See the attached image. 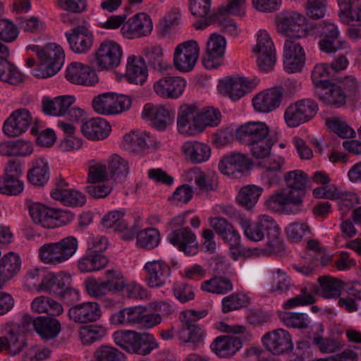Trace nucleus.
Listing matches in <instances>:
<instances>
[{
  "label": "nucleus",
  "instance_id": "40",
  "mask_svg": "<svg viewBox=\"0 0 361 361\" xmlns=\"http://www.w3.org/2000/svg\"><path fill=\"white\" fill-rule=\"evenodd\" d=\"M27 178L29 183L35 186L44 185L49 178L48 163L42 159H36L28 170Z\"/></svg>",
  "mask_w": 361,
  "mask_h": 361
},
{
  "label": "nucleus",
  "instance_id": "55",
  "mask_svg": "<svg viewBox=\"0 0 361 361\" xmlns=\"http://www.w3.org/2000/svg\"><path fill=\"white\" fill-rule=\"evenodd\" d=\"M105 276L106 280L104 283L107 290L120 293L126 282L123 274L119 271L108 269L105 271Z\"/></svg>",
  "mask_w": 361,
  "mask_h": 361
},
{
  "label": "nucleus",
  "instance_id": "6",
  "mask_svg": "<svg viewBox=\"0 0 361 361\" xmlns=\"http://www.w3.org/2000/svg\"><path fill=\"white\" fill-rule=\"evenodd\" d=\"M20 328L23 332L35 331L44 341L56 338L61 330L59 321L55 318L42 316L34 318L28 314H23Z\"/></svg>",
  "mask_w": 361,
  "mask_h": 361
},
{
  "label": "nucleus",
  "instance_id": "21",
  "mask_svg": "<svg viewBox=\"0 0 361 361\" xmlns=\"http://www.w3.org/2000/svg\"><path fill=\"white\" fill-rule=\"evenodd\" d=\"M185 80L181 77L166 76L154 84V90L159 97L165 99H177L184 92Z\"/></svg>",
  "mask_w": 361,
  "mask_h": 361
},
{
  "label": "nucleus",
  "instance_id": "57",
  "mask_svg": "<svg viewBox=\"0 0 361 361\" xmlns=\"http://www.w3.org/2000/svg\"><path fill=\"white\" fill-rule=\"evenodd\" d=\"M19 178L0 177V192L11 195L20 194L23 190V182Z\"/></svg>",
  "mask_w": 361,
  "mask_h": 361
},
{
  "label": "nucleus",
  "instance_id": "60",
  "mask_svg": "<svg viewBox=\"0 0 361 361\" xmlns=\"http://www.w3.org/2000/svg\"><path fill=\"white\" fill-rule=\"evenodd\" d=\"M146 137H148V135L145 133L133 131L125 135L124 141L128 145L129 149L133 151H140L147 145Z\"/></svg>",
  "mask_w": 361,
  "mask_h": 361
},
{
  "label": "nucleus",
  "instance_id": "24",
  "mask_svg": "<svg viewBox=\"0 0 361 361\" xmlns=\"http://www.w3.org/2000/svg\"><path fill=\"white\" fill-rule=\"evenodd\" d=\"M305 51L298 42L286 39L284 43V67L288 73L300 71L305 63Z\"/></svg>",
  "mask_w": 361,
  "mask_h": 361
},
{
  "label": "nucleus",
  "instance_id": "51",
  "mask_svg": "<svg viewBox=\"0 0 361 361\" xmlns=\"http://www.w3.org/2000/svg\"><path fill=\"white\" fill-rule=\"evenodd\" d=\"M94 110L102 115H112L114 93H104L94 98L92 103Z\"/></svg>",
  "mask_w": 361,
  "mask_h": 361
},
{
  "label": "nucleus",
  "instance_id": "59",
  "mask_svg": "<svg viewBox=\"0 0 361 361\" xmlns=\"http://www.w3.org/2000/svg\"><path fill=\"white\" fill-rule=\"evenodd\" d=\"M326 126L342 138L353 137L355 131L345 122L335 118L326 119Z\"/></svg>",
  "mask_w": 361,
  "mask_h": 361
},
{
  "label": "nucleus",
  "instance_id": "61",
  "mask_svg": "<svg viewBox=\"0 0 361 361\" xmlns=\"http://www.w3.org/2000/svg\"><path fill=\"white\" fill-rule=\"evenodd\" d=\"M240 225L243 230L245 235L250 240L254 242L260 241L261 233H260V223L259 216L257 221L251 222L250 220L246 219H242L240 221Z\"/></svg>",
  "mask_w": 361,
  "mask_h": 361
},
{
  "label": "nucleus",
  "instance_id": "8",
  "mask_svg": "<svg viewBox=\"0 0 361 361\" xmlns=\"http://www.w3.org/2000/svg\"><path fill=\"white\" fill-rule=\"evenodd\" d=\"M319 110L318 104L312 99H302L290 104L285 111L284 118L290 127H297L309 121Z\"/></svg>",
  "mask_w": 361,
  "mask_h": 361
},
{
  "label": "nucleus",
  "instance_id": "13",
  "mask_svg": "<svg viewBox=\"0 0 361 361\" xmlns=\"http://www.w3.org/2000/svg\"><path fill=\"white\" fill-rule=\"evenodd\" d=\"M145 280L150 288L164 286L169 281L171 268L161 259L152 260L143 267Z\"/></svg>",
  "mask_w": 361,
  "mask_h": 361
},
{
  "label": "nucleus",
  "instance_id": "3",
  "mask_svg": "<svg viewBox=\"0 0 361 361\" xmlns=\"http://www.w3.org/2000/svg\"><path fill=\"white\" fill-rule=\"evenodd\" d=\"M115 343L128 353L149 355L159 345L152 334L131 330H119L113 335Z\"/></svg>",
  "mask_w": 361,
  "mask_h": 361
},
{
  "label": "nucleus",
  "instance_id": "44",
  "mask_svg": "<svg viewBox=\"0 0 361 361\" xmlns=\"http://www.w3.org/2000/svg\"><path fill=\"white\" fill-rule=\"evenodd\" d=\"M262 192V188L255 185H248L240 190L236 200L238 204L247 209H251L257 202Z\"/></svg>",
  "mask_w": 361,
  "mask_h": 361
},
{
  "label": "nucleus",
  "instance_id": "7",
  "mask_svg": "<svg viewBox=\"0 0 361 361\" xmlns=\"http://www.w3.org/2000/svg\"><path fill=\"white\" fill-rule=\"evenodd\" d=\"M278 32L291 38H303L307 35V18L296 11H285L276 17Z\"/></svg>",
  "mask_w": 361,
  "mask_h": 361
},
{
  "label": "nucleus",
  "instance_id": "48",
  "mask_svg": "<svg viewBox=\"0 0 361 361\" xmlns=\"http://www.w3.org/2000/svg\"><path fill=\"white\" fill-rule=\"evenodd\" d=\"M106 331L102 326L89 325L82 326L79 329V336L82 343L90 345L101 340L105 335Z\"/></svg>",
  "mask_w": 361,
  "mask_h": 361
},
{
  "label": "nucleus",
  "instance_id": "50",
  "mask_svg": "<svg viewBox=\"0 0 361 361\" xmlns=\"http://www.w3.org/2000/svg\"><path fill=\"white\" fill-rule=\"evenodd\" d=\"M203 334V331L200 326L191 323H184L178 331L179 339L185 343L200 342L202 340Z\"/></svg>",
  "mask_w": 361,
  "mask_h": 361
},
{
  "label": "nucleus",
  "instance_id": "33",
  "mask_svg": "<svg viewBox=\"0 0 361 361\" xmlns=\"http://www.w3.org/2000/svg\"><path fill=\"white\" fill-rule=\"evenodd\" d=\"M21 260L18 255L10 252L0 260V288L20 271Z\"/></svg>",
  "mask_w": 361,
  "mask_h": 361
},
{
  "label": "nucleus",
  "instance_id": "54",
  "mask_svg": "<svg viewBox=\"0 0 361 361\" xmlns=\"http://www.w3.org/2000/svg\"><path fill=\"white\" fill-rule=\"evenodd\" d=\"M200 133L202 132L207 126H216L221 121V113L219 110L213 107H209L203 109L201 112L198 111Z\"/></svg>",
  "mask_w": 361,
  "mask_h": 361
},
{
  "label": "nucleus",
  "instance_id": "56",
  "mask_svg": "<svg viewBox=\"0 0 361 361\" xmlns=\"http://www.w3.org/2000/svg\"><path fill=\"white\" fill-rule=\"evenodd\" d=\"M280 318L287 326L292 328L306 329L310 323L308 317L302 313L283 312Z\"/></svg>",
  "mask_w": 361,
  "mask_h": 361
},
{
  "label": "nucleus",
  "instance_id": "9",
  "mask_svg": "<svg viewBox=\"0 0 361 361\" xmlns=\"http://www.w3.org/2000/svg\"><path fill=\"white\" fill-rule=\"evenodd\" d=\"M260 233L262 240L267 238L264 251L268 254H280L285 250L283 240L281 236L280 228L274 219L268 215L259 216Z\"/></svg>",
  "mask_w": 361,
  "mask_h": 361
},
{
  "label": "nucleus",
  "instance_id": "41",
  "mask_svg": "<svg viewBox=\"0 0 361 361\" xmlns=\"http://www.w3.org/2000/svg\"><path fill=\"white\" fill-rule=\"evenodd\" d=\"M210 225L226 243H234L240 238L238 231L224 218H213L210 220Z\"/></svg>",
  "mask_w": 361,
  "mask_h": 361
},
{
  "label": "nucleus",
  "instance_id": "37",
  "mask_svg": "<svg viewBox=\"0 0 361 361\" xmlns=\"http://www.w3.org/2000/svg\"><path fill=\"white\" fill-rule=\"evenodd\" d=\"M318 282L319 286H314L312 290L324 298H338L344 286V282L329 276L319 277Z\"/></svg>",
  "mask_w": 361,
  "mask_h": 361
},
{
  "label": "nucleus",
  "instance_id": "64",
  "mask_svg": "<svg viewBox=\"0 0 361 361\" xmlns=\"http://www.w3.org/2000/svg\"><path fill=\"white\" fill-rule=\"evenodd\" d=\"M315 301L316 300L314 295L307 291V288H303L300 294L288 299L283 305V307L285 309H289L300 305H312L314 304Z\"/></svg>",
  "mask_w": 361,
  "mask_h": 361
},
{
  "label": "nucleus",
  "instance_id": "10",
  "mask_svg": "<svg viewBox=\"0 0 361 361\" xmlns=\"http://www.w3.org/2000/svg\"><path fill=\"white\" fill-rule=\"evenodd\" d=\"M121 47L114 41L104 40L94 53L98 71L111 70L118 66L122 57Z\"/></svg>",
  "mask_w": 361,
  "mask_h": 361
},
{
  "label": "nucleus",
  "instance_id": "49",
  "mask_svg": "<svg viewBox=\"0 0 361 361\" xmlns=\"http://www.w3.org/2000/svg\"><path fill=\"white\" fill-rule=\"evenodd\" d=\"M159 240V232L156 228H146L137 233V245L143 248L152 250L158 245Z\"/></svg>",
  "mask_w": 361,
  "mask_h": 361
},
{
  "label": "nucleus",
  "instance_id": "38",
  "mask_svg": "<svg viewBox=\"0 0 361 361\" xmlns=\"http://www.w3.org/2000/svg\"><path fill=\"white\" fill-rule=\"evenodd\" d=\"M27 345V340L25 337L13 329L10 330L6 336L0 337V352L6 350L11 356L19 354Z\"/></svg>",
  "mask_w": 361,
  "mask_h": 361
},
{
  "label": "nucleus",
  "instance_id": "28",
  "mask_svg": "<svg viewBox=\"0 0 361 361\" xmlns=\"http://www.w3.org/2000/svg\"><path fill=\"white\" fill-rule=\"evenodd\" d=\"M142 117L150 121L152 126L159 130H165L173 121V117L169 109L163 106H153L150 104L145 105Z\"/></svg>",
  "mask_w": 361,
  "mask_h": 361
},
{
  "label": "nucleus",
  "instance_id": "2",
  "mask_svg": "<svg viewBox=\"0 0 361 361\" xmlns=\"http://www.w3.org/2000/svg\"><path fill=\"white\" fill-rule=\"evenodd\" d=\"M269 129L263 122H248L235 130V138L241 144L250 147V152L256 159H264L271 153L274 142L268 137Z\"/></svg>",
  "mask_w": 361,
  "mask_h": 361
},
{
  "label": "nucleus",
  "instance_id": "32",
  "mask_svg": "<svg viewBox=\"0 0 361 361\" xmlns=\"http://www.w3.org/2000/svg\"><path fill=\"white\" fill-rule=\"evenodd\" d=\"M126 77L129 82L143 85L148 77L146 61L142 56H130L126 64Z\"/></svg>",
  "mask_w": 361,
  "mask_h": 361
},
{
  "label": "nucleus",
  "instance_id": "43",
  "mask_svg": "<svg viewBox=\"0 0 361 361\" xmlns=\"http://www.w3.org/2000/svg\"><path fill=\"white\" fill-rule=\"evenodd\" d=\"M324 92L319 94V98L326 105L339 108L345 104L346 95L342 88L335 84L329 85Z\"/></svg>",
  "mask_w": 361,
  "mask_h": 361
},
{
  "label": "nucleus",
  "instance_id": "63",
  "mask_svg": "<svg viewBox=\"0 0 361 361\" xmlns=\"http://www.w3.org/2000/svg\"><path fill=\"white\" fill-rule=\"evenodd\" d=\"M253 51L256 54H262V52H275L274 43L267 31L259 30L258 32L257 42L256 46L253 48Z\"/></svg>",
  "mask_w": 361,
  "mask_h": 361
},
{
  "label": "nucleus",
  "instance_id": "12",
  "mask_svg": "<svg viewBox=\"0 0 361 361\" xmlns=\"http://www.w3.org/2000/svg\"><path fill=\"white\" fill-rule=\"evenodd\" d=\"M226 45L223 36L216 33L210 35L202 56V63L207 69L217 68L223 63Z\"/></svg>",
  "mask_w": 361,
  "mask_h": 361
},
{
  "label": "nucleus",
  "instance_id": "17",
  "mask_svg": "<svg viewBox=\"0 0 361 361\" xmlns=\"http://www.w3.org/2000/svg\"><path fill=\"white\" fill-rule=\"evenodd\" d=\"M283 98V88L275 87L259 92L252 99V104L256 111L269 113L279 107Z\"/></svg>",
  "mask_w": 361,
  "mask_h": 361
},
{
  "label": "nucleus",
  "instance_id": "53",
  "mask_svg": "<svg viewBox=\"0 0 361 361\" xmlns=\"http://www.w3.org/2000/svg\"><path fill=\"white\" fill-rule=\"evenodd\" d=\"M341 20L348 25L361 27V4L357 6L350 4L338 11Z\"/></svg>",
  "mask_w": 361,
  "mask_h": 361
},
{
  "label": "nucleus",
  "instance_id": "26",
  "mask_svg": "<svg viewBox=\"0 0 361 361\" xmlns=\"http://www.w3.org/2000/svg\"><path fill=\"white\" fill-rule=\"evenodd\" d=\"M249 166L248 158L240 153H233L225 157L219 163L220 171L233 178H238L239 175L241 176L249 169Z\"/></svg>",
  "mask_w": 361,
  "mask_h": 361
},
{
  "label": "nucleus",
  "instance_id": "35",
  "mask_svg": "<svg viewBox=\"0 0 361 361\" xmlns=\"http://www.w3.org/2000/svg\"><path fill=\"white\" fill-rule=\"evenodd\" d=\"M182 152L185 159L193 164H200L209 159L211 155V149L209 145L197 141H188L182 147Z\"/></svg>",
  "mask_w": 361,
  "mask_h": 361
},
{
  "label": "nucleus",
  "instance_id": "5",
  "mask_svg": "<svg viewBox=\"0 0 361 361\" xmlns=\"http://www.w3.org/2000/svg\"><path fill=\"white\" fill-rule=\"evenodd\" d=\"M78 247V240L75 237L68 236L57 243H45L41 246L39 257L44 264L57 265L73 257Z\"/></svg>",
  "mask_w": 361,
  "mask_h": 361
},
{
  "label": "nucleus",
  "instance_id": "23",
  "mask_svg": "<svg viewBox=\"0 0 361 361\" xmlns=\"http://www.w3.org/2000/svg\"><path fill=\"white\" fill-rule=\"evenodd\" d=\"M153 28L150 17L140 13L131 17L122 27L123 35L128 38H135L149 35Z\"/></svg>",
  "mask_w": 361,
  "mask_h": 361
},
{
  "label": "nucleus",
  "instance_id": "47",
  "mask_svg": "<svg viewBox=\"0 0 361 361\" xmlns=\"http://www.w3.org/2000/svg\"><path fill=\"white\" fill-rule=\"evenodd\" d=\"M201 289L208 293L224 295L233 290V283L226 277L215 276L203 281L201 284Z\"/></svg>",
  "mask_w": 361,
  "mask_h": 361
},
{
  "label": "nucleus",
  "instance_id": "15",
  "mask_svg": "<svg viewBox=\"0 0 361 361\" xmlns=\"http://www.w3.org/2000/svg\"><path fill=\"white\" fill-rule=\"evenodd\" d=\"M70 49L75 54H86L93 45L92 32L85 25H77L66 32Z\"/></svg>",
  "mask_w": 361,
  "mask_h": 361
},
{
  "label": "nucleus",
  "instance_id": "62",
  "mask_svg": "<svg viewBox=\"0 0 361 361\" xmlns=\"http://www.w3.org/2000/svg\"><path fill=\"white\" fill-rule=\"evenodd\" d=\"M120 293L126 298L132 299L142 300L147 297V290L135 282H126Z\"/></svg>",
  "mask_w": 361,
  "mask_h": 361
},
{
  "label": "nucleus",
  "instance_id": "14",
  "mask_svg": "<svg viewBox=\"0 0 361 361\" xmlns=\"http://www.w3.org/2000/svg\"><path fill=\"white\" fill-rule=\"evenodd\" d=\"M28 211L32 221L46 228L58 226V221L66 214L62 210L51 209L39 202L29 204Z\"/></svg>",
  "mask_w": 361,
  "mask_h": 361
},
{
  "label": "nucleus",
  "instance_id": "34",
  "mask_svg": "<svg viewBox=\"0 0 361 361\" xmlns=\"http://www.w3.org/2000/svg\"><path fill=\"white\" fill-rule=\"evenodd\" d=\"M75 102L73 96L64 95L55 97L54 99H43L42 111L47 115L61 116H64L67 109Z\"/></svg>",
  "mask_w": 361,
  "mask_h": 361
},
{
  "label": "nucleus",
  "instance_id": "46",
  "mask_svg": "<svg viewBox=\"0 0 361 361\" xmlns=\"http://www.w3.org/2000/svg\"><path fill=\"white\" fill-rule=\"evenodd\" d=\"M143 54L147 59L148 66L154 70L163 72L171 68L164 58L163 49L161 47L155 46L146 48L143 51Z\"/></svg>",
  "mask_w": 361,
  "mask_h": 361
},
{
  "label": "nucleus",
  "instance_id": "19",
  "mask_svg": "<svg viewBox=\"0 0 361 361\" xmlns=\"http://www.w3.org/2000/svg\"><path fill=\"white\" fill-rule=\"evenodd\" d=\"M66 78L73 84L85 86H93L99 80L93 68L79 62H73L68 66Z\"/></svg>",
  "mask_w": 361,
  "mask_h": 361
},
{
  "label": "nucleus",
  "instance_id": "52",
  "mask_svg": "<svg viewBox=\"0 0 361 361\" xmlns=\"http://www.w3.org/2000/svg\"><path fill=\"white\" fill-rule=\"evenodd\" d=\"M102 224L104 227L116 231H123L128 228L124 213L119 211H111L106 214L102 219Z\"/></svg>",
  "mask_w": 361,
  "mask_h": 361
},
{
  "label": "nucleus",
  "instance_id": "16",
  "mask_svg": "<svg viewBox=\"0 0 361 361\" xmlns=\"http://www.w3.org/2000/svg\"><path fill=\"white\" fill-rule=\"evenodd\" d=\"M262 341L267 350L275 355L286 353L293 348L290 334L282 329L267 333L263 336Z\"/></svg>",
  "mask_w": 361,
  "mask_h": 361
},
{
  "label": "nucleus",
  "instance_id": "22",
  "mask_svg": "<svg viewBox=\"0 0 361 361\" xmlns=\"http://www.w3.org/2000/svg\"><path fill=\"white\" fill-rule=\"evenodd\" d=\"M257 84V80L246 78H228L221 82L220 91L232 100H238L252 91Z\"/></svg>",
  "mask_w": 361,
  "mask_h": 361
},
{
  "label": "nucleus",
  "instance_id": "30",
  "mask_svg": "<svg viewBox=\"0 0 361 361\" xmlns=\"http://www.w3.org/2000/svg\"><path fill=\"white\" fill-rule=\"evenodd\" d=\"M169 240L179 250L188 255H194L197 252L196 236L188 228L172 231Z\"/></svg>",
  "mask_w": 361,
  "mask_h": 361
},
{
  "label": "nucleus",
  "instance_id": "1",
  "mask_svg": "<svg viewBox=\"0 0 361 361\" xmlns=\"http://www.w3.org/2000/svg\"><path fill=\"white\" fill-rule=\"evenodd\" d=\"M284 181L287 188L277 190L265 204L272 210L298 214L302 210L308 176L302 171L294 170L284 175Z\"/></svg>",
  "mask_w": 361,
  "mask_h": 361
},
{
  "label": "nucleus",
  "instance_id": "39",
  "mask_svg": "<svg viewBox=\"0 0 361 361\" xmlns=\"http://www.w3.org/2000/svg\"><path fill=\"white\" fill-rule=\"evenodd\" d=\"M109 263V259L102 253L87 251L78 262L80 272H92L104 269Z\"/></svg>",
  "mask_w": 361,
  "mask_h": 361
},
{
  "label": "nucleus",
  "instance_id": "36",
  "mask_svg": "<svg viewBox=\"0 0 361 361\" xmlns=\"http://www.w3.org/2000/svg\"><path fill=\"white\" fill-rule=\"evenodd\" d=\"M70 275L48 273L42 278V281L39 283L38 289L49 292L51 295L58 297L68 283H71Z\"/></svg>",
  "mask_w": 361,
  "mask_h": 361
},
{
  "label": "nucleus",
  "instance_id": "25",
  "mask_svg": "<svg viewBox=\"0 0 361 361\" xmlns=\"http://www.w3.org/2000/svg\"><path fill=\"white\" fill-rule=\"evenodd\" d=\"M99 305L95 302H82L71 307L68 311L69 318L76 323L93 322L101 317Z\"/></svg>",
  "mask_w": 361,
  "mask_h": 361
},
{
  "label": "nucleus",
  "instance_id": "27",
  "mask_svg": "<svg viewBox=\"0 0 361 361\" xmlns=\"http://www.w3.org/2000/svg\"><path fill=\"white\" fill-rule=\"evenodd\" d=\"M111 130V126L104 119L96 117L82 122L80 131L84 137L92 141L106 139Z\"/></svg>",
  "mask_w": 361,
  "mask_h": 361
},
{
  "label": "nucleus",
  "instance_id": "29",
  "mask_svg": "<svg viewBox=\"0 0 361 361\" xmlns=\"http://www.w3.org/2000/svg\"><path fill=\"white\" fill-rule=\"evenodd\" d=\"M68 184L63 180H61L51 192V196L59 200L66 206L82 207L86 202V197L81 192L66 188Z\"/></svg>",
  "mask_w": 361,
  "mask_h": 361
},
{
  "label": "nucleus",
  "instance_id": "42",
  "mask_svg": "<svg viewBox=\"0 0 361 361\" xmlns=\"http://www.w3.org/2000/svg\"><path fill=\"white\" fill-rule=\"evenodd\" d=\"M0 80L13 85H17L24 80L23 74L13 63L8 61L5 56L0 57Z\"/></svg>",
  "mask_w": 361,
  "mask_h": 361
},
{
  "label": "nucleus",
  "instance_id": "58",
  "mask_svg": "<svg viewBox=\"0 0 361 361\" xmlns=\"http://www.w3.org/2000/svg\"><path fill=\"white\" fill-rule=\"evenodd\" d=\"M247 303L245 295L240 293H233L223 298L222 311L224 313L236 310L245 307Z\"/></svg>",
  "mask_w": 361,
  "mask_h": 361
},
{
  "label": "nucleus",
  "instance_id": "31",
  "mask_svg": "<svg viewBox=\"0 0 361 361\" xmlns=\"http://www.w3.org/2000/svg\"><path fill=\"white\" fill-rule=\"evenodd\" d=\"M242 345L241 336H220L212 342L211 348L219 357L228 358L235 355Z\"/></svg>",
  "mask_w": 361,
  "mask_h": 361
},
{
  "label": "nucleus",
  "instance_id": "11",
  "mask_svg": "<svg viewBox=\"0 0 361 361\" xmlns=\"http://www.w3.org/2000/svg\"><path fill=\"white\" fill-rule=\"evenodd\" d=\"M200 47L195 40H188L179 44L174 50L173 66L180 72L191 71L199 57Z\"/></svg>",
  "mask_w": 361,
  "mask_h": 361
},
{
  "label": "nucleus",
  "instance_id": "18",
  "mask_svg": "<svg viewBox=\"0 0 361 361\" xmlns=\"http://www.w3.org/2000/svg\"><path fill=\"white\" fill-rule=\"evenodd\" d=\"M198 109L194 104H183L180 106L177 118V127L182 134L189 135L200 133Z\"/></svg>",
  "mask_w": 361,
  "mask_h": 361
},
{
  "label": "nucleus",
  "instance_id": "45",
  "mask_svg": "<svg viewBox=\"0 0 361 361\" xmlns=\"http://www.w3.org/2000/svg\"><path fill=\"white\" fill-rule=\"evenodd\" d=\"M130 171L128 161L117 154H112L108 161V172L115 180L125 179Z\"/></svg>",
  "mask_w": 361,
  "mask_h": 361
},
{
  "label": "nucleus",
  "instance_id": "20",
  "mask_svg": "<svg viewBox=\"0 0 361 361\" xmlns=\"http://www.w3.org/2000/svg\"><path fill=\"white\" fill-rule=\"evenodd\" d=\"M32 122L31 114L27 109L15 110L6 120L3 130L9 137H17L25 133Z\"/></svg>",
  "mask_w": 361,
  "mask_h": 361
},
{
  "label": "nucleus",
  "instance_id": "4",
  "mask_svg": "<svg viewBox=\"0 0 361 361\" xmlns=\"http://www.w3.org/2000/svg\"><path fill=\"white\" fill-rule=\"evenodd\" d=\"M39 59L37 68L32 74L38 78L51 77L61 68L65 59L63 49L54 43L47 44L40 49L36 50Z\"/></svg>",
  "mask_w": 361,
  "mask_h": 361
}]
</instances>
